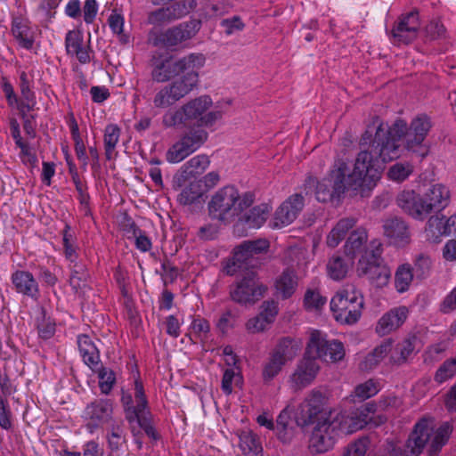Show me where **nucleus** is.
Here are the masks:
<instances>
[{"mask_svg": "<svg viewBox=\"0 0 456 456\" xmlns=\"http://www.w3.org/2000/svg\"><path fill=\"white\" fill-rule=\"evenodd\" d=\"M379 390V383L374 379H369L356 386L348 399L350 402H354L356 399L359 401H364L376 395Z\"/></svg>", "mask_w": 456, "mask_h": 456, "instance_id": "42", "label": "nucleus"}, {"mask_svg": "<svg viewBox=\"0 0 456 456\" xmlns=\"http://www.w3.org/2000/svg\"><path fill=\"white\" fill-rule=\"evenodd\" d=\"M427 34L431 39H440L446 36V28L438 20L431 21L427 26Z\"/></svg>", "mask_w": 456, "mask_h": 456, "instance_id": "63", "label": "nucleus"}, {"mask_svg": "<svg viewBox=\"0 0 456 456\" xmlns=\"http://www.w3.org/2000/svg\"><path fill=\"white\" fill-rule=\"evenodd\" d=\"M240 448L244 454H249L258 450V442L250 429H244L238 433Z\"/></svg>", "mask_w": 456, "mask_h": 456, "instance_id": "50", "label": "nucleus"}, {"mask_svg": "<svg viewBox=\"0 0 456 456\" xmlns=\"http://www.w3.org/2000/svg\"><path fill=\"white\" fill-rule=\"evenodd\" d=\"M432 124L427 115L414 118L410 126L403 119H397L389 126L375 117L366 126L360 144L370 150L361 151L353 165L343 159H336L327 175L321 181L308 177L305 189L315 187V197L320 202L339 198L346 191L362 197L376 187L381 178L386 163L401 157V141L405 137V149L421 159L429 153L426 138Z\"/></svg>", "mask_w": 456, "mask_h": 456, "instance_id": "1", "label": "nucleus"}, {"mask_svg": "<svg viewBox=\"0 0 456 456\" xmlns=\"http://www.w3.org/2000/svg\"><path fill=\"white\" fill-rule=\"evenodd\" d=\"M172 20H174L168 6L151 12L147 18L148 23L154 26H160Z\"/></svg>", "mask_w": 456, "mask_h": 456, "instance_id": "54", "label": "nucleus"}, {"mask_svg": "<svg viewBox=\"0 0 456 456\" xmlns=\"http://www.w3.org/2000/svg\"><path fill=\"white\" fill-rule=\"evenodd\" d=\"M408 313L406 306H399L384 314L377 322V334L383 337L399 329L406 321Z\"/></svg>", "mask_w": 456, "mask_h": 456, "instance_id": "22", "label": "nucleus"}, {"mask_svg": "<svg viewBox=\"0 0 456 456\" xmlns=\"http://www.w3.org/2000/svg\"><path fill=\"white\" fill-rule=\"evenodd\" d=\"M451 216L445 218L444 216H431L427 224L425 229V235L427 240L436 242L443 236H455L452 232L453 226H451Z\"/></svg>", "mask_w": 456, "mask_h": 456, "instance_id": "29", "label": "nucleus"}, {"mask_svg": "<svg viewBox=\"0 0 456 456\" xmlns=\"http://www.w3.org/2000/svg\"><path fill=\"white\" fill-rule=\"evenodd\" d=\"M456 374V360L452 359L444 362L436 370L435 379L438 383H443L452 379Z\"/></svg>", "mask_w": 456, "mask_h": 456, "instance_id": "57", "label": "nucleus"}, {"mask_svg": "<svg viewBox=\"0 0 456 456\" xmlns=\"http://www.w3.org/2000/svg\"><path fill=\"white\" fill-rule=\"evenodd\" d=\"M204 194L201 180H193L183 188L177 196V201L184 206L196 203Z\"/></svg>", "mask_w": 456, "mask_h": 456, "instance_id": "37", "label": "nucleus"}, {"mask_svg": "<svg viewBox=\"0 0 456 456\" xmlns=\"http://www.w3.org/2000/svg\"><path fill=\"white\" fill-rule=\"evenodd\" d=\"M271 210L272 207L268 203H261L237 217L238 223L247 228L258 229L265 223Z\"/></svg>", "mask_w": 456, "mask_h": 456, "instance_id": "30", "label": "nucleus"}, {"mask_svg": "<svg viewBox=\"0 0 456 456\" xmlns=\"http://www.w3.org/2000/svg\"><path fill=\"white\" fill-rule=\"evenodd\" d=\"M99 388L103 395H109L116 383L115 372L107 367H102L98 370Z\"/></svg>", "mask_w": 456, "mask_h": 456, "instance_id": "49", "label": "nucleus"}, {"mask_svg": "<svg viewBox=\"0 0 456 456\" xmlns=\"http://www.w3.org/2000/svg\"><path fill=\"white\" fill-rule=\"evenodd\" d=\"M414 274L410 264L400 265L395 273V287L398 293L406 292L413 281Z\"/></svg>", "mask_w": 456, "mask_h": 456, "instance_id": "40", "label": "nucleus"}, {"mask_svg": "<svg viewBox=\"0 0 456 456\" xmlns=\"http://www.w3.org/2000/svg\"><path fill=\"white\" fill-rule=\"evenodd\" d=\"M284 363L274 355L271 354L269 361L264 366L263 379L265 381H271L281 370Z\"/></svg>", "mask_w": 456, "mask_h": 456, "instance_id": "56", "label": "nucleus"}, {"mask_svg": "<svg viewBox=\"0 0 456 456\" xmlns=\"http://www.w3.org/2000/svg\"><path fill=\"white\" fill-rule=\"evenodd\" d=\"M353 264L354 260L352 258L346 261L342 256L334 255L327 263V274L333 281H341L346 277Z\"/></svg>", "mask_w": 456, "mask_h": 456, "instance_id": "35", "label": "nucleus"}, {"mask_svg": "<svg viewBox=\"0 0 456 456\" xmlns=\"http://www.w3.org/2000/svg\"><path fill=\"white\" fill-rule=\"evenodd\" d=\"M420 28L419 13L411 12L402 15L392 30L394 42L396 44H409L418 37Z\"/></svg>", "mask_w": 456, "mask_h": 456, "instance_id": "20", "label": "nucleus"}, {"mask_svg": "<svg viewBox=\"0 0 456 456\" xmlns=\"http://www.w3.org/2000/svg\"><path fill=\"white\" fill-rule=\"evenodd\" d=\"M356 224V220L353 217H346L340 219L331 229L326 237V244L328 247L334 248L344 240L347 232Z\"/></svg>", "mask_w": 456, "mask_h": 456, "instance_id": "36", "label": "nucleus"}, {"mask_svg": "<svg viewBox=\"0 0 456 456\" xmlns=\"http://www.w3.org/2000/svg\"><path fill=\"white\" fill-rule=\"evenodd\" d=\"M423 200L427 214L433 209L442 210L450 204V190L444 184H434L425 193Z\"/></svg>", "mask_w": 456, "mask_h": 456, "instance_id": "25", "label": "nucleus"}, {"mask_svg": "<svg viewBox=\"0 0 456 456\" xmlns=\"http://www.w3.org/2000/svg\"><path fill=\"white\" fill-rule=\"evenodd\" d=\"M319 370L320 366L317 361L312 355H306L305 352L304 358L291 376V380L297 387H304L315 379Z\"/></svg>", "mask_w": 456, "mask_h": 456, "instance_id": "24", "label": "nucleus"}, {"mask_svg": "<svg viewBox=\"0 0 456 456\" xmlns=\"http://www.w3.org/2000/svg\"><path fill=\"white\" fill-rule=\"evenodd\" d=\"M187 130L167 151L169 163H179L197 151L208 139V133L201 126H186Z\"/></svg>", "mask_w": 456, "mask_h": 456, "instance_id": "10", "label": "nucleus"}, {"mask_svg": "<svg viewBox=\"0 0 456 456\" xmlns=\"http://www.w3.org/2000/svg\"><path fill=\"white\" fill-rule=\"evenodd\" d=\"M371 249H365L356 265L359 277H367L377 287L386 286L391 278V270L381 257L382 244L370 242Z\"/></svg>", "mask_w": 456, "mask_h": 456, "instance_id": "9", "label": "nucleus"}, {"mask_svg": "<svg viewBox=\"0 0 456 456\" xmlns=\"http://www.w3.org/2000/svg\"><path fill=\"white\" fill-rule=\"evenodd\" d=\"M255 201L251 191L240 193L234 186H224L212 197L208 210L210 215L221 221H233Z\"/></svg>", "mask_w": 456, "mask_h": 456, "instance_id": "6", "label": "nucleus"}, {"mask_svg": "<svg viewBox=\"0 0 456 456\" xmlns=\"http://www.w3.org/2000/svg\"><path fill=\"white\" fill-rule=\"evenodd\" d=\"M413 172V166L409 162H397L390 167L387 171L389 180L401 183L406 180Z\"/></svg>", "mask_w": 456, "mask_h": 456, "instance_id": "47", "label": "nucleus"}, {"mask_svg": "<svg viewBox=\"0 0 456 456\" xmlns=\"http://www.w3.org/2000/svg\"><path fill=\"white\" fill-rule=\"evenodd\" d=\"M392 350V339L383 340L371 352L368 353L359 362L362 370H371L379 366L386 358L389 360Z\"/></svg>", "mask_w": 456, "mask_h": 456, "instance_id": "28", "label": "nucleus"}, {"mask_svg": "<svg viewBox=\"0 0 456 456\" xmlns=\"http://www.w3.org/2000/svg\"><path fill=\"white\" fill-rule=\"evenodd\" d=\"M363 306V296L354 285H346L339 289L330 300L332 315L341 324L356 323L362 316Z\"/></svg>", "mask_w": 456, "mask_h": 456, "instance_id": "8", "label": "nucleus"}, {"mask_svg": "<svg viewBox=\"0 0 456 456\" xmlns=\"http://www.w3.org/2000/svg\"><path fill=\"white\" fill-rule=\"evenodd\" d=\"M397 205L408 215L416 219H422L427 214L423 198L413 191H404L397 197Z\"/></svg>", "mask_w": 456, "mask_h": 456, "instance_id": "26", "label": "nucleus"}, {"mask_svg": "<svg viewBox=\"0 0 456 456\" xmlns=\"http://www.w3.org/2000/svg\"><path fill=\"white\" fill-rule=\"evenodd\" d=\"M369 446V438L360 437L345 447L342 456H365Z\"/></svg>", "mask_w": 456, "mask_h": 456, "instance_id": "51", "label": "nucleus"}, {"mask_svg": "<svg viewBox=\"0 0 456 456\" xmlns=\"http://www.w3.org/2000/svg\"><path fill=\"white\" fill-rule=\"evenodd\" d=\"M121 402L124 406L126 419L130 423H137L146 435L153 440L159 438L158 433L151 424V412L145 395L142 383L139 379L134 380V396L128 393H123Z\"/></svg>", "mask_w": 456, "mask_h": 456, "instance_id": "7", "label": "nucleus"}, {"mask_svg": "<svg viewBox=\"0 0 456 456\" xmlns=\"http://www.w3.org/2000/svg\"><path fill=\"white\" fill-rule=\"evenodd\" d=\"M198 29L199 23H183L167 29L165 33L161 34L159 37H154L155 32L151 31L149 39L156 46L161 45L165 47H173L191 38Z\"/></svg>", "mask_w": 456, "mask_h": 456, "instance_id": "18", "label": "nucleus"}, {"mask_svg": "<svg viewBox=\"0 0 456 456\" xmlns=\"http://www.w3.org/2000/svg\"><path fill=\"white\" fill-rule=\"evenodd\" d=\"M301 348L302 343L300 340L284 338L278 342L272 354L285 364L287 362L293 360Z\"/></svg>", "mask_w": 456, "mask_h": 456, "instance_id": "33", "label": "nucleus"}, {"mask_svg": "<svg viewBox=\"0 0 456 456\" xmlns=\"http://www.w3.org/2000/svg\"><path fill=\"white\" fill-rule=\"evenodd\" d=\"M269 322L260 314L249 319L246 323V328L250 333H257L264 331L268 326Z\"/></svg>", "mask_w": 456, "mask_h": 456, "instance_id": "62", "label": "nucleus"}, {"mask_svg": "<svg viewBox=\"0 0 456 456\" xmlns=\"http://www.w3.org/2000/svg\"><path fill=\"white\" fill-rule=\"evenodd\" d=\"M210 160L206 154H199L188 161L182 167V172L184 177H195L201 175L209 167Z\"/></svg>", "mask_w": 456, "mask_h": 456, "instance_id": "38", "label": "nucleus"}, {"mask_svg": "<svg viewBox=\"0 0 456 456\" xmlns=\"http://www.w3.org/2000/svg\"><path fill=\"white\" fill-rule=\"evenodd\" d=\"M414 350V346L409 339H404L402 342H399L394 346V342L392 341V350L389 356V363L401 365L404 363L409 356L412 354Z\"/></svg>", "mask_w": 456, "mask_h": 456, "instance_id": "41", "label": "nucleus"}, {"mask_svg": "<svg viewBox=\"0 0 456 456\" xmlns=\"http://www.w3.org/2000/svg\"><path fill=\"white\" fill-rule=\"evenodd\" d=\"M135 248L141 252H148L152 248L151 240L142 230H135L134 237Z\"/></svg>", "mask_w": 456, "mask_h": 456, "instance_id": "61", "label": "nucleus"}, {"mask_svg": "<svg viewBox=\"0 0 456 456\" xmlns=\"http://www.w3.org/2000/svg\"><path fill=\"white\" fill-rule=\"evenodd\" d=\"M65 50L67 54L75 58L80 64L89 63L94 52L89 45L84 43L83 33L78 29L69 30L65 37Z\"/></svg>", "mask_w": 456, "mask_h": 456, "instance_id": "21", "label": "nucleus"}, {"mask_svg": "<svg viewBox=\"0 0 456 456\" xmlns=\"http://www.w3.org/2000/svg\"><path fill=\"white\" fill-rule=\"evenodd\" d=\"M367 239L365 228L359 227L352 232L344 246L346 257L354 260L356 256H362L365 249H370L365 246Z\"/></svg>", "mask_w": 456, "mask_h": 456, "instance_id": "32", "label": "nucleus"}, {"mask_svg": "<svg viewBox=\"0 0 456 456\" xmlns=\"http://www.w3.org/2000/svg\"><path fill=\"white\" fill-rule=\"evenodd\" d=\"M12 282L17 293L37 301L40 296L38 282L28 271L17 270L12 273Z\"/></svg>", "mask_w": 456, "mask_h": 456, "instance_id": "23", "label": "nucleus"}, {"mask_svg": "<svg viewBox=\"0 0 456 456\" xmlns=\"http://www.w3.org/2000/svg\"><path fill=\"white\" fill-rule=\"evenodd\" d=\"M326 403L327 399L321 392L313 391L296 411L295 419L297 425L304 427L328 419Z\"/></svg>", "mask_w": 456, "mask_h": 456, "instance_id": "13", "label": "nucleus"}, {"mask_svg": "<svg viewBox=\"0 0 456 456\" xmlns=\"http://www.w3.org/2000/svg\"><path fill=\"white\" fill-rule=\"evenodd\" d=\"M338 437L328 419L318 421L309 440V450L312 453H324L334 446Z\"/></svg>", "mask_w": 456, "mask_h": 456, "instance_id": "19", "label": "nucleus"}, {"mask_svg": "<svg viewBox=\"0 0 456 456\" xmlns=\"http://www.w3.org/2000/svg\"><path fill=\"white\" fill-rule=\"evenodd\" d=\"M110 454L117 452L126 444V436L121 423H111L105 436Z\"/></svg>", "mask_w": 456, "mask_h": 456, "instance_id": "39", "label": "nucleus"}, {"mask_svg": "<svg viewBox=\"0 0 456 456\" xmlns=\"http://www.w3.org/2000/svg\"><path fill=\"white\" fill-rule=\"evenodd\" d=\"M327 303L318 289H307L304 296V307L308 312L317 313L321 311Z\"/></svg>", "mask_w": 456, "mask_h": 456, "instance_id": "43", "label": "nucleus"}, {"mask_svg": "<svg viewBox=\"0 0 456 456\" xmlns=\"http://www.w3.org/2000/svg\"><path fill=\"white\" fill-rule=\"evenodd\" d=\"M99 5L96 0H86L83 6V17L86 24H92L97 15Z\"/></svg>", "mask_w": 456, "mask_h": 456, "instance_id": "59", "label": "nucleus"}, {"mask_svg": "<svg viewBox=\"0 0 456 456\" xmlns=\"http://www.w3.org/2000/svg\"><path fill=\"white\" fill-rule=\"evenodd\" d=\"M120 128L115 124L106 126L104 129V148L107 159H110L119 141Z\"/></svg>", "mask_w": 456, "mask_h": 456, "instance_id": "46", "label": "nucleus"}, {"mask_svg": "<svg viewBox=\"0 0 456 456\" xmlns=\"http://www.w3.org/2000/svg\"><path fill=\"white\" fill-rule=\"evenodd\" d=\"M384 234L390 240L391 243L402 246L409 242L410 232L405 222L397 217H391L384 220Z\"/></svg>", "mask_w": 456, "mask_h": 456, "instance_id": "27", "label": "nucleus"}, {"mask_svg": "<svg viewBox=\"0 0 456 456\" xmlns=\"http://www.w3.org/2000/svg\"><path fill=\"white\" fill-rule=\"evenodd\" d=\"M440 310L444 314H449L456 310V287L444 297L440 305Z\"/></svg>", "mask_w": 456, "mask_h": 456, "instance_id": "64", "label": "nucleus"}, {"mask_svg": "<svg viewBox=\"0 0 456 456\" xmlns=\"http://www.w3.org/2000/svg\"><path fill=\"white\" fill-rule=\"evenodd\" d=\"M206 58L202 53H191L175 60L168 54H159L151 60V78L158 83H166L178 77H192L200 80V70Z\"/></svg>", "mask_w": 456, "mask_h": 456, "instance_id": "3", "label": "nucleus"}, {"mask_svg": "<svg viewBox=\"0 0 456 456\" xmlns=\"http://www.w3.org/2000/svg\"><path fill=\"white\" fill-rule=\"evenodd\" d=\"M268 248L269 241L265 239L242 242L234 248L232 257L228 260L224 267L226 273L233 275L238 269L241 268L244 262L258 254L267 251Z\"/></svg>", "mask_w": 456, "mask_h": 456, "instance_id": "16", "label": "nucleus"}, {"mask_svg": "<svg viewBox=\"0 0 456 456\" xmlns=\"http://www.w3.org/2000/svg\"><path fill=\"white\" fill-rule=\"evenodd\" d=\"M275 430L280 440L283 443H288L291 440L294 431L289 426V412L288 408H285L278 416L276 420Z\"/></svg>", "mask_w": 456, "mask_h": 456, "instance_id": "44", "label": "nucleus"}, {"mask_svg": "<svg viewBox=\"0 0 456 456\" xmlns=\"http://www.w3.org/2000/svg\"><path fill=\"white\" fill-rule=\"evenodd\" d=\"M305 207V198L301 193L289 196L275 210L270 221L273 229H281L291 224L302 212Z\"/></svg>", "mask_w": 456, "mask_h": 456, "instance_id": "15", "label": "nucleus"}, {"mask_svg": "<svg viewBox=\"0 0 456 456\" xmlns=\"http://www.w3.org/2000/svg\"><path fill=\"white\" fill-rule=\"evenodd\" d=\"M230 105V101H220L214 104L211 96L202 94L167 111L162 117V123L166 127L201 126L212 128L223 119Z\"/></svg>", "mask_w": 456, "mask_h": 456, "instance_id": "2", "label": "nucleus"}, {"mask_svg": "<svg viewBox=\"0 0 456 456\" xmlns=\"http://www.w3.org/2000/svg\"><path fill=\"white\" fill-rule=\"evenodd\" d=\"M376 411V403L370 402L349 411H330L328 421L338 436L351 435L367 425L377 427L384 423L387 418L383 415H375Z\"/></svg>", "mask_w": 456, "mask_h": 456, "instance_id": "5", "label": "nucleus"}, {"mask_svg": "<svg viewBox=\"0 0 456 456\" xmlns=\"http://www.w3.org/2000/svg\"><path fill=\"white\" fill-rule=\"evenodd\" d=\"M192 77H178L171 83L160 87L153 96L152 104L155 109H167L189 95L197 88L200 80Z\"/></svg>", "mask_w": 456, "mask_h": 456, "instance_id": "12", "label": "nucleus"}, {"mask_svg": "<svg viewBox=\"0 0 456 456\" xmlns=\"http://www.w3.org/2000/svg\"><path fill=\"white\" fill-rule=\"evenodd\" d=\"M221 26L224 28L226 35L230 36L235 32L244 29L245 24L239 16H233L229 19H224L221 21Z\"/></svg>", "mask_w": 456, "mask_h": 456, "instance_id": "58", "label": "nucleus"}, {"mask_svg": "<svg viewBox=\"0 0 456 456\" xmlns=\"http://www.w3.org/2000/svg\"><path fill=\"white\" fill-rule=\"evenodd\" d=\"M88 273L82 265H75L72 270L69 284L76 293L83 292L87 287Z\"/></svg>", "mask_w": 456, "mask_h": 456, "instance_id": "48", "label": "nucleus"}, {"mask_svg": "<svg viewBox=\"0 0 456 456\" xmlns=\"http://www.w3.org/2000/svg\"><path fill=\"white\" fill-rule=\"evenodd\" d=\"M431 269V259L429 256L419 254L414 260V275L419 279L427 277Z\"/></svg>", "mask_w": 456, "mask_h": 456, "instance_id": "55", "label": "nucleus"}, {"mask_svg": "<svg viewBox=\"0 0 456 456\" xmlns=\"http://www.w3.org/2000/svg\"><path fill=\"white\" fill-rule=\"evenodd\" d=\"M242 382L238 367H230L224 370L221 381V389L224 394L229 395L233 391V385H239Z\"/></svg>", "mask_w": 456, "mask_h": 456, "instance_id": "45", "label": "nucleus"}, {"mask_svg": "<svg viewBox=\"0 0 456 456\" xmlns=\"http://www.w3.org/2000/svg\"><path fill=\"white\" fill-rule=\"evenodd\" d=\"M191 333L200 340H204L208 338L210 331L209 322L200 317L194 318L190 326Z\"/></svg>", "mask_w": 456, "mask_h": 456, "instance_id": "53", "label": "nucleus"}, {"mask_svg": "<svg viewBox=\"0 0 456 456\" xmlns=\"http://www.w3.org/2000/svg\"><path fill=\"white\" fill-rule=\"evenodd\" d=\"M452 432L449 422L443 423L434 429L433 421L422 419L414 426L403 450L404 456H419L428 444L429 453L435 454L447 443Z\"/></svg>", "mask_w": 456, "mask_h": 456, "instance_id": "4", "label": "nucleus"}, {"mask_svg": "<svg viewBox=\"0 0 456 456\" xmlns=\"http://www.w3.org/2000/svg\"><path fill=\"white\" fill-rule=\"evenodd\" d=\"M110 28L118 35L119 41L123 44L128 42V37L124 34L125 19L120 13L112 12L108 20Z\"/></svg>", "mask_w": 456, "mask_h": 456, "instance_id": "52", "label": "nucleus"}, {"mask_svg": "<svg viewBox=\"0 0 456 456\" xmlns=\"http://www.w3.org/2000/svg\"><path fill=\"white\" fill-rule=\"evenodd\" d=\"M278 311V304L275 301H265L262 305V310L259 314L271 324L274 322Z\"/></svg>", "mask_w": 456, "mask_h": 456, "instance_id": "60", "label": "nucleus"}, {"mask_svg": "<svg viewBox=\"0 0 456 456\" xmlns=\"http://www.w3.org/2000/svg\"><path fill=\"white\" fill-rule=\"evenodd\" d=\"M77 346L84 362L91 369L96 367L100 362V354L92 338L88 335H79Z\"/></svg>", "mask_w": 456, "mask_h": 456, "instance_id": "34", "label": "nucleus"}, {"mask_svg": "<svg viewBox=\"0 0 456 456\" xmlns=\"http://www.w3.org/2000/svg\"><path fill=\"white\" fill-rule=\"evenodd\" d=\"M86 430L94 434L105 424L113 421V403L109 399H96L88 403L82 413Z\"/></svg>", "mask_w": 456, "mask_h": 456, "instance_id": "14", "label": "nucleus"}, {"mask_svg": "<svg viewBox=\"0 0 456 456\" xmlns=\"http://www.w3.org/2000/svg\"><path fill=\"white\" fill-rule=\"evenodd\" d=\"M298 286L297 275L289 269L284 270L274 281L275 295L282 299L293 296Z\"/></svg>", "mask_w": 456, "mask_h": 456, "instance_id": "31", "label": "nucleus"}, {"mask_svg": "<svg viewBox=\"0 0 456 456\" xmlns=\"http://www.w3.org/2000/svg\"><path fill=\"white\" fill-rule=\"evenodd\" d=\"M306 355L327 362H338L346 355L345 346L338 339H329L326 333L312 330L306 345Z\"/></svg>", "mask_w": 456, "mask_h": 456, "instance_id": "11", "label": "nucleus"}, {"mask_svg": "<svg viewBox=\"0 0 456 456\" xmlns=\"http://www.w3.org/2000/svg\"><path fill=\"white\" fill-rule=\"evenodd\" d=\"M266 287L260 284L255 273H248L231 290L232 298L240 304L254 303L263 297Z\"/></svg>", "mask_w": 456, "mask_h": 456, "instance_id": "17", "label": "nucleus"}]
</instances>
